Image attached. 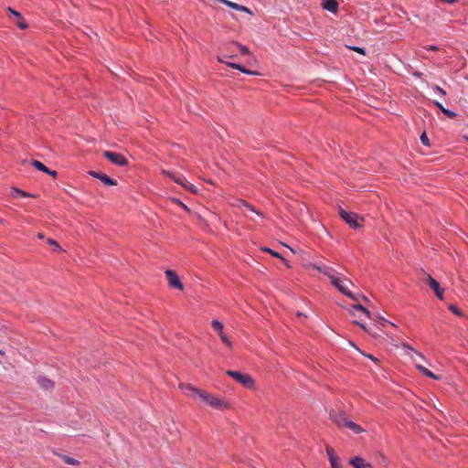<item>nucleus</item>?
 I'll return each mask as SVG.
<instances>
[{
	"mask_svg": "<svg viewBox=\"0 0 468 468\" xmlns=\"http://www.w3.org/2000/svg\"><path fill=\"white\" fill-rule=\"evenodd\" d=\"M420 142L425 146H431L430 139L425 131L420 134Z\"/></svg>",
	"mask_w": 468,
	"mask_h": 468,
	"instance_id": "72a5a7b5",
	"label": "nucleus"
},
{
	"mask_svg": "<svg viewBox=\"0 0 468 468\" xmlns=\"http://www.w3.org/2000/svg\"><path fill=\"white\" fill-rule=\"evenodd\" d=\"M88 174L96 178V179H99L104 186H117L118 183H117V180L112 178L111 176H109L108 175L104 174V173H101V172H99V171H94V170H90L88 172Z\"/></svg>",
	"mask_w": 468,
	"mask_h": 468,
	"instance_id": "6e6552de",
	"label": "nucleus"
},
{
	"mask_svg": "<svg viewBox=\"0 0 468 468\" xmlns=\"http://www.w3.org/2000/svg\"><path fill=\"white\" fill-rule=\"evenodd\" d=\"M329 418L339 429L345 428L346 422L348 420L346 413L343 410H332L329 412Z\"/></svg>",
	"mask_w": 468,
	"mask_h": 468,
	"instance_id": "423d86ee",
	"label": "nucleus"
},
{
	"mask_svg": "<svg viewBox=\"0 0 468 468\" xmlns=\"http://www.w3.org/2000/svg\"><path fill=\"white\" fill-rule=\"evenodd\" d=\"M184 188L187 189L188 191H190L192 194H197V187L192 184H189L187 181L186 182H184L183 186H182Z\"/></svg>",
	"mask_w": 468,
	"mask_h": 468,
	"instance_id": "7c9ffc66",
	"label": "nucleus"
},
{
	"mask_svg": "<svg viewBox=\"0 0 468 468\" xmlns=\"http://www.w3.org/2000/svg\"><path fill=\"white\" fill-rule=\"evenodd\" d=\"M427 49L431 51H437L439 48L435 45H431L429 48H427Z\"/></svg>",
	"mask_w": 468,
	"mask_h": 468,
	"instance_id": "49530a36",
	"label": "nucleus"
},
{
	"mask_svg": "<svg viewBox=\"0 0 468 468\" xmlns=\"http://www.w3.org/2000/svg\"><path fill=\"white\" fill-rule=\"evenodd\" d=\"M402 347L405 348V349H409V350H411L412 352H414L419 357H420L421 359H424V356L421 353L418 352L417 350H415L409 343H406V342H403L401 344Z\"/></svg>",
	"mask_w": 468,
	"mask_h": 468,
	"instance_id": "c756f323",
	"label": "nucleus"
},
{
	"mask_svg": "<svg viewBox=\"0 0 468 468\" xmlns=\"http://www.w3.org/2000/svg\"><path fill=\"white\" fill-rule=\"evenodd\" d=\"M442 113L447 116L448 118L450 119H453L457 116L456 112L450 110V109H447L445 108L444 110H442Z\"/></svg>",
	"mask_w": 468,
	"mask_h": 468,
	"instance_id": "e433bc0d",
	"label": "nucleus"
},
{
	"mask_svg": "<svg viewBox=\"0 0 468 468\" xmlns=\"http://www.w3.org/2000/svg\"><path fill=\"white\" fill-rule=\"evenodd\" d=\"M448 309L457 316H463V313L462 312V310L455 304H450Z\"/></svg>",
	"mask_w": 468,
	"mask_h": 468,
	"instance_id": "c85d7f7f",
	"label": "nucleus"
},
{
	"mask_svg": "<svg viewBox=\"0 0 468 468\" xmlns=\"http://www.w3.org/2000/svg\"><path fill=\"white\" fill-rule=\"evenodd\" d=\"M102 154L109 162L115 165L127 166L129 165L128 159L122 154L104 151Z\"/></svg>",
	"mask_w": 468,
	"mask_h": 468,
	"instance_id": "20e7f679",
	"label": "nucleus"
},
{
	"mask_svg": "<svg viewBox=\"0 0 468 468\" xmlns=\"http://www.w3.org/2000/svg\"><path fill=\"white\" fill-rule=\"evenodd\" d=\"M261 250L263 252L269 253L270 255H271L274 258L280 259L281 261H285V258L282 257V255L281 253H279L278 251H276L271 248L263 247V248H261Z\"/></svg>",
	"mask_w": 468,
	"mask_h": 468,
	"instance_id": "b1692460",
	"label": "nucleus"
},
{
	"mask_svg": "<svg viewBox=\"0 0 468 468\" xmlns=\"http://www.w3.org/2000/svg\"><path fill=\"white\" fill-rule=\"evenodd\" d=\"M37 238H39V239H43V238H44V234H43V233H38V234H37Z\"/></svg>",
	"mask_w": 468,
	"mask_h": 468,
	"instance_id": "864d4df0",
	"label": "nucleus"
},
{
	"mask_svg": "<svg viewBox=\"0 0 468 468\" xmlns=\"http://www.w3.org/2000/svg\"><path fill=\"white\" fill-rule=\"evenodd\" d=\"M181 388L184 392L194 399H199L202 402H206L208 399L210 393L207 392L204 389L195 388L191 384H186L181 386Z\"/></svg>",
	"mask_w": 468,
	"mask_h": 468,
	"instance_id": "7ed1b4c3",
	"label": "nucleus"
},
{
	"mask_svg": "<svg viewBox=\"0 0 468 468\" xmlns=\"http://www.w3.org/2000/svg\"><path fill=\"white\" fill-rule=\"evenodd\" d=\"M232 44L239 48V52L242 56H250L251 54L247 46H244L237 41H232Z\"/></svg>",
	"mask_w": 468,
	"mask_h": 468,
	"instance_id": "bb28decb",
	"label": "nucleus"
},
{
	"mask_svg": "<svg viewBox=\"0 0 468 468\" xmlns=\"http://www.w3.org/2000/svg\"><path fill=\"white\" fill-rule=\"evenodd\" d=\"M162 175L171 178L175 183L180 186H183L184 182H186V178L183 175H177L172 171L162 170Z\"/></svg>",
	"mask_w": 468,
	"mask_h": 468,
	"instance_id": "f3484780",
	"label": "nucleus"
},
{
	"mask_svg": "<svg viewBox=\"0 0 468 468\" xmlns=\"http://www.w3.org/2000/svg\"><path fill=\"white\" fill-rule=\"evenodd\" d=\"M352 324H355V325H357L359 326L362 330H364L367 334H368L369 335L373 336L374 338H377V335L376 334H373L367 327L365 324L359 322L358 320H354L352 321Z\"/></svg>",
	"mask_w": 468,
	"mask_h": 468,
	"instance_id": "cd10ccee",
	"label": "nucleus"
},
{
	"mask_svg": "<svg viewBox=\"0 0 468 468\" xmlns=\"http://www.w3.org/2000/svg\"><path fill=\"white\" fill-rule=\"evenodd\" d=\"M218 2L224 4L225 5L234 9V10H238V11H240V12H244V13H247L250 16L253 15V12L247 6L245 5H239L237 3H234V2H231V1H229V0H218Z\"/></svg>",
	"mask_w": 468,
	"mask_h": 468,
	"instance_id": "dca6fc26",
	"label": "nucleus"
},
{
	"mask_svg": "<svg viewBox=\"0 0 468 468\" xmlns=\"http://www.w3.org/2000/svg\"><path fill=\"white\" fill-rule=\"evenodd\" d=\"M426 282L431 287V289L434 292L435 296L439 300L442 301L443 295H444V289L441 286L440 282L437 280H435L433 277H431V275H428V277L426 279Z\"/></svg>",
	"mask_w": 468,
	"mask_h": 468,
	"instance_id": "9d476101",
	"label": "nucleus"
},
{
	"mask_svg": "<svg viewBox=\"0 0 468 468\" xmlns=\"http://www.w3.org/2000/svg\"><path fill=\"white\" fill-rule=\"evenodd\" d=\"M382 463H387V458L384 455H381Z\"/></svg>",
	"mask_w": 468,
	"mask_h": 468,
	"instance_id": "603ef678",
	"label": "nucleus"
},
{
	"mask_svg": "<svg viewBox=\"0 0 468 468\" xmlns=\"http://www.w3.org/2000/svg\"><path fill=\"white\" fill-rule=\"evenodd\" d=\"M348 463L353 468H373L372 464L360 455L350 458Z\"/></svg>",
	"mask_w": 468,
	"mask_h": 468,
	"instance_id": "4468645a",
	"label": "nucleus"
},
{
	"mask_svg": "<svg viewBox=\"0 0 468 468\" xmlns=\"http://www.w3.org/2000/svg\"><path fill=\"white\" fill-rule=\"evenodd\" d=\"M205 403L216 410H224L230 408V405L228 401L221 399L220 398L214 396L213 394L209 395L208 399H207Z\"/></svg>",
	"mask_w": 468,
	"mask_h": 468,
	"instance_id": "1a4fd4ad",
	"label": "nucleus"
},
{
	"mask_svg": "<svg viewBox=\"0 0 468 468\" xmlns=\"http://www.w3.org/2000/svg\"><path fill=\"white\" fill-rule=\"evenodd\" d=\"M297 315H298V316H302V315H303V313H301V312H298V313H297Z\"/></svg>",
	"mask_w": 468,
	"mask_h": 468,
	"instance_id": "6e6d98bb",
	"label": "nucleus"
},
{
	"mask_svg": "<svg viewBox=\"0 0 468 468\" xmlns=\"http://www.w3.org/2000/svg\"><path fill=\"white\" fill-rule=\"evenodd\" d=\"M348 48L360 54V55H363V56H365L367 54L366 48L363 47L354 46V47H348Z\"/></svg>",
	"mask_w": 468,
	"mask_h": 468,
	"instance_id": "c9c22d12",
	"label": "nucleus"
},
{
	"mask_svg": "<svg viewBox=\"0 0 468 468\" xmlns=\"http://www.w3.org/2000/svg\"><path fill=\"white\" fill-rule=\"evenodd\" d=\"M433 104L442 112V110L445 109V107L441 103L439 102L438 101H433Z\"/></svg>",
	"mask_w": 468,
	"mask_h": 468,
	"instance_id": "c03bdc74",
	"label": "nucleus"
},
{
	"mask_svg": "<svg viewBox=\"0 0 468 468\" xmlns=\"http://www.w3.org/2000/svg\"><path fill=\"white\" fill-rule=\"evenodd\" d=\"M423 74L420 71H415L413 72V76L416 77V78H421Z\"/></svg>",
	"mask_w": 468,
	"mask_h": 468,
	"instance_id": "de8ad7c7",
	"label": "nucleus"
},
{
	"mask_svg": "<svg viewBox=\"0 0 468 468\" xmlns=\"http://www.w3.org/2000/svg\"><path fill=\"white\" fill-rule=\"evenodd\" d=\"M351 346H354L356 349H357L358 351L360 350L354 342H350Z\"/></svg>",
	"mask_w": 468,
	"mask_h": 468,
	"instance_id": "3c124183",
	"label": "nucleus"
},
{
	"mask_svg": "<svg viewBox=\"0 0 468 468\" xmlns=\"http://www.w3.org/2000/svg\"><path fill=\"white\" fill-rule=\"evenodd\" d=\"M355 311H356V310H355V309H353V308L351 307V308L349 309V314H350L351 315H356Z\"/></svg>",
	"mask_w": 468,
	"mask_h": 468,
	"instance_id": "09e8293b",
	"label": "nucleus"
},
{
	"mask_svg": "<svg viewBox=\"0 0 468 468\" xmlns=\"http://www.w3.org/2000/svg\"><path fill=\"white\" fill-rule=\"evenodd\" d=\"M37 382L46 390L52 389L55 387V383L46 377H39Z\"/></svg>",
	"mask_w": 468,
	"mask_h": 468,
	"instance_id": "aec40b11",
	"label": "nucleus"
},
{
	"mask_svg": "<svg viewBox=\"0 0 468 468\" xmlns=\"http://www.w3.org/2000/svg\"><path fill=\"white\" fill-rule=\"evenodd\" d=\"M359 352L367 358L370 359L371 361H373L376 365L379 366V363H380V360L376 357L375 356L371 355V354H367V353H365L363 352L362 350H359Z\"/></svg>",
	"mask_w": 468,
	"mask_h": 468,
	"instance_id": "2f4dec72",
	"label": "nucleus"
},
{
	"mask_svg": "<svg viewBox=\"0 0 468 468\" xmlns=\"http://www.w3.org/2000/svg\"><path fill=\"white\" fill-rule=\"evenodd\" d=\"M464 139L468 142V136L467 135L464 136Z\"/></svg>",
	"mask_w": 468,
	"mask_h": 468,
	"instance_id": "13d9d810",
	"label": "nucleus"
},
{
	"mask_svg": "<svg viewBox=\"0 0 468 468\" xmlns=\"http://www.w3.org/2000/svg\"><path fill=\"white\" fill-rule=\"evenodd\" d=\"M235 57H236V55L223 56L222 58L218 57V62H220V63H224V64H225V62H226L227 60H225V58H235Z\"/></svg>",
	"mask_w": 468,
	"mask_h": 468,
	"instance_id": "79ce46f5",
	"label": "nucleus"
},
{
	"mask_svg": "<svg viewBox=\"0 0 468 468\" xmlns=\"http://www.w3.org/2000/svg\"><path fill=\"white\" fill-rule=\"evenodd\" d=\"M172 201L181 207L185 211L190 213V208L178 198L173 197Z\"/></svg>",
	"mask_w": 468,
	"mask_h": 468,
	"instance_id": "f704fd0d",
	"label": "nucleus"
},
{
	"mask_svg": "<svg viewBox=\"0 0 468 468\" xmlns=\"http://www.w3.org/2000/svg\"><path fill=\"white\" fill-rule=\"evenodd\" d=\"M345 428L350 430L355 434H360L365 431V430L360 425H358L357 423H356L350 420H348L347 422H346Z\"/></svg>",
	"mask_w": 468,
	"mask_h": 468,
	"instance_id": "412c9836",
	"label": "nucleus"
},
{
	"mask_svg": "<svg viewBox=\"0 0 468 468\" xmlns=\"http://www.w3.org/2000/svg\"><path fill=\"white\" fill-rule=\"evenodd\" d=\"M47 175L51 176L53 178H56L58 176V172L56 170H51L48 168V171L46 172Z\"/></svg>",
	"mask_w": 468,
	"mask_h": 468,
	"instance_id": "37998d69",
	"label": "nucleus"
},
{
	"mask_svg": "<svg viewBox=\"0 0 468 468\" xmlns=\"http://www.w3.org/2000/svg\"><path fill=\"white\" fill-rule=\"evenodd\" d=\"M352 308L363 313L367 318H371L370 311L367 307L363 306L362 304H360V303L353 304Z\"/></svg>",
	"mask_w": 468,
	"mask_h": 468,
	"instance_id": "393cba45",
	"label": "nucleus"
},
{
	"mask_svg": "<svg viewBox=\"0 0 468 468\" xmlns=\"http://www.w3.org/2000/svg\"><path fill=\"white\" fill-rule=\"evenodd\" d=\"M321 7L328 11L334 15H336L339 10V1L338 0H323L321 3Z\"/></svg>",
	"mask_w": 468,
	"mask_h": 468,
	"instance_id": "ddd939ff",
	"label": "nucleus"
},
{
	"mask_svg": "<svg viewBox=\"0 0 468 468\" xmlns=\"http://www.w3.org/2000/svg\"><path fill=\"white\" fill-rule=\"evenodd\" d=\"M11 196L14 198H22V197H33L36 198L37 196L35 194L27 193L22 189H19L17 187H12L11 188Z\"/></svg>",
	"mask_w": 468,
	"mask_h": 468,
	"instance_id": "a211bd4d",
	"label": "nucleus"
},
{
	"mask_svg": "<svg viewBox=\"0 0 468 468\" xmlns=\"http://www.w3.org/2000/svg\"><path fill=\"white\" fill-rule=\"evenodd\" d=\"M211 325H212L213 329L215 331H217V333L218 334V336L220 337L221 341L224 344H226L229 347H232V344H231L229 338L227 336V335L223 331V329H224L223 324L220 321L214 319L211 322Z\"/></svg>",
	"mask_w": 468,
	"mask_h": 468,
	"instance_id": "9b49d317",
	"label": "nucleus"
},
{
	"mask_svg": "<svg viewBox=\"0 0 468 468\" xmlns=\"http://www.w3.org/2000/svg\"><path fill=\"white\" fill-rule=\"evenodd\" d=\"M0 355H5V352L3 350H0Z\"/></svg>",
	"mask_w": 468,
	"mask_h": 468,
	"instance_id": "4d7b16f0",
	"label": "nucleus"
},
{
	"mask_svg": "<svg viewBox=\"0 0 468 468\" xmlns=\"http://www.w3.org/2000/svg\"><path fill=\"white\" fill-rule=\"evenodd\" d=\"M378 319L379 320V324H380L382 326H384L386 324H390L391 325L396 326V324H393V323L389 322L388 320L385 319L384 317H382V316H380V315H378Z\"/></svg>",
	"mask_w": 468,
	"mask_h": 468,
	"instance_id": "58836bf2",
	"label": "nucleus"
},
{
	"mask_svg": "<svg viewBox=\"0 0 468 468\" xmlns=\"http://www.w3.org/2000/svg\"><path fill=\"white\" fill-rule=\"evenodd\" d=\"M325 452H326V454H327L330 463H334V462L340 461L339 457L335 454V450L331 446L327 445L325 447Z\"/></svg>",
	"mask_w": 468,
	"mask_h": 468,
	"instance_id": "5701e85b",
	"label": "nucleus"
},
{
	"mask_svg": "<svg viewBox=\"0 0 468 468\" xmlns=\"http://www.w3.org/2000/svg\"><path fill=\"white\" fill-rule=\"evenodd\" d=\"M48 243L54 246L56 249L61 250L59 244L55 239H48Z\"/></svg>",
	"mask_w": 468,
	"mask_h": 468,
	"instance_id": "ea45409f",
	"label": "nucleus"
},
{
	"mask_svg": "<svg viewBox=\"0 0 468 468\" xmlns=\"http://www.w3.org/2000/svg\"><path fill=\"white\" fill-rule=\"evenodd\" d=\"M239 201H240V203H241L244 207H248L250 210H251V211H253V212L257 213L258 215H260V216L263 217L262 213H261V212L257 211V210L255 209V207H254L253 206H251V205H250L249 202H247L246 200L240 199Z\"/></svg>",
	"mask_w": 468,
	"mask_h": 468,
	"instance_id": "473e14b6",
	"label": "nucleus"
},
{
	"mask_svg": "<svg viewBox=\"0 0 468 468\" xmlns=\"http://www.w3.org/2000/svg\"><path fill=\"white\" fill-rule=\"evenodd\" d=\"M165 273L171 288L177 289L179 291L184 290V284L176 271L168 269Z\"/></svg>",
	"mask_w": 468,
	"mask_h": 468,
	"instance_id": "0eeeda50",
	"label": "nucleus"
},
{
	"mask_svg": "<svg viewBox=\"0 0 468 468\" xmlns=\"http://www.w3.org/2000/svg\"><path fill=\"white\" fill-rule=\"evenodd\" d=\"M416 368L420 372H421L425 377H427L429 378L435 379V380H440L441 379V376L435 375L430 369H428L427 367H423V366H421L420 364H416Z\"/></svg>",
	"mask_w": 468,
	"mask_h": 468,
	"instance_id": "6ab92c4d",
	"label": "nucleus"
},
{
	"mask_svg": "<svg viewBox=\"0 0 468 468\" xmlns=\"http://www.w3.org/2000/svg\"><path fill=\"white\" fill-rule=\"evenodd\" d=\"M30 164L34 168H36L37 170H38L40 172H43L46 174V172L48 171V167L45 164H43L42 162H40L38 160L32 159Z\"/></svg>",
	"mask_w": 468,
	"mask_h": 468,
	"instance_id": "4be33fe9",
	"label": "nucleus"
},
{
	"mask_svg": "<svg viewBox=\"0 0 468 468\" xmlns=\"http://www.w3.org/2000/svg\"><path fill=\"white\" fill-rule=\"evenodd\" d=\"M226 374L247 388H252L254 387L255 381L249 374L236 370H228Z\"/></svg>",
	"mask_w": 468,
	"mask_h": 468,
	"instance_id": "f03ea898",
	"label": "nucleus"
},
{
	"mask_svg": "<svg viewBox=\"0 0 468 468\" xmlns=\"http://www.w3.org/2000/svg\"><path fill=\"white\" fill-rule=\"evenodd\" d=\"M288 268H291L288 261L285 259V261H282Z\"/></svg>",
	"mask_w": 468,
	"mask_h": 468,
	"instance_id": "8fccbe9b",
	"label": "nucleus"
},
{
	"mask_svg": "<svg viewBox=\"0 0 468 468\" xmlns=\"http://www.w3.org/2000/svg\"><path fill=\"white\" fill-rule=\"evenodd\" d=\"M355 295L357 297V301H361V299H362L367 303H370L369 299L367 296H365L364 294L359 293L357 295L356 294H355Z\"/></svg>",
	"mask_w": 468,
	"mask_h": 468,
	"instance_id": "a19ab883",
	"label": "nucleus"
},
{
	"mask_svg": "<svg viewBox=\"0 0 468 468\" xmlns=\"http://www.w3.org/2000/svg\"><path fill=\"white\" fill-rule=\"evenodd\" d=\"M339 217L347 224L350 228L354 229H357L362 228L364 222V218L358 216L355 212L346 211L342 207H339Z\"/></svg>",
	"mask_w": 468,
	"mask_h": 468,
	"instance_id": "f257e3e1",
	"label": "nucleus"
},
{
	"mask_svg": "<svg viewBox=\"0 0 468 468\" xmlns=\"http://www.w3.org/2000/svg\"><path fill=\"white\" fill-rule=\"evenodd\" d=\"M331 468H342L340 461L331 463Z\"/></svg>",
	"mask_w": 468,
	"mask_h": 468,
	"instance_id": "a18cd8bd",
	"label": "nucleus"
},
{
	"mask_svg": "<svg viewBox=\"0 0 468 468\" xmlns=\"http://www.w3.org/2000/svg\"><path fill=\"white\" fill-rule=\"evenodd\" d=\"M432 90H433L435 92H437V93L441 94V96H443V97H444V96H446V94H447V93H446V91H445V90H443L442 88H441V87H440V86H438V85H433V86H432Z\"/></svg>",
	"mask_w": 468,
	"mask_h": 468,
	"instance_id": "4c0bfd02",
	"label": "nucleus"
},
{
	"mask_svg": "<svg viewBox=\"0 0 468 468\" xmlns=\"http://www.w3.org/2000/svg\"><path fill=\"white\" fill-rule=\"evenodd\" d=\"M60 458L62 459V461L66 463V464H69V465H78L80 464V462L73 458V457H70V456H68V455H65V454H60L59 455Z\"/></svg>",
	"mask_w": 468,
	"mask_h": 468,
	"instance_id": "a878e982",
	"label": "nucleus"
},
{
	"mask_svg": "<svg viewBox=\"0 0 468 468\" xmlns=\"http://www.w3.org/2000/svg\"><path fill=\"white\" fill-rule=\"evenodd\" d=\"M325 274L330 278L331 283L335 288H337L339 292H341L344 295L352 299L353 301L357 302V297L350 290H348L346 286L343 284V281L340 278L328 274L326 272Z\"/></svg>",
	"mask_w": 468,
	"mask_h": 468,
	"instance_id": "39448f33",
	"label": "nucleus"
},
{
	"mask_svg": "<svg viewBox=\"0 0 468 468\" xmlns=\"http://www.w3.org/2000/svg\"><path fill=\"white\" fill-rule=\"evenodd\" d=\"M347 282H349L350 284H353V282H351V280L349 279H345Z\"/></svg>",
	"mask_w": 468,
	"mask_h": 468,
	"instance_id": "5fc2aeb1",
	"label": "nucleus"
},
{
	"mask_svg": "<svg viewBox=\"0 0 468 468\" xmlns=\"http://www.w3.org/2000/svg\"><path fill=\"white\" fill-rule=\"evenodd\" d=\"M7 11L16 19L15 24L19 29L25 30L28 27V24L23 18L21 13L13 9L12 7H7Z\"/></svg>",
	"mask_w": 468,
	"mask_h": 468,
	"instance_id": "f8f14e48",
	"label": "nucleus"
},
{
	"mask_svg": "<svg viewBox=\"0 0 468 468\" xmlns=\"http://www.w3.org/2000/svg\"><path fill=\"white\" fill-rule=\"evenodd\" d=\"M2 222H3V219H2V218H0V223H2Z\"/></svg>",
	"mask_w": 468,
	"mask_h": 468,
	"instance_id": "bf43d9fd",
	"label": "nucleus"
},
{
	"mask_svg": "<svg viewBox=\"0 0 468 468\" xmlns=\"http://www.w3.org/2000/svg\"><path fill=\"white\" fill-rule=\"evenodd\" d=\"M225 64L234 69H238L239 70L240 72L244 73V74H247V75H252V76H259L261 75L260 72L258 71H254V70H250L249 69H247L245 66L239 64V63H235V62H231V60H229V61H226Z\"/></svg>",
	"mask_w": 468,
	"mask_h": 468,
	"instance_id": "2eb2a0df",
	"label": "nucleus"
}]
</instances>
